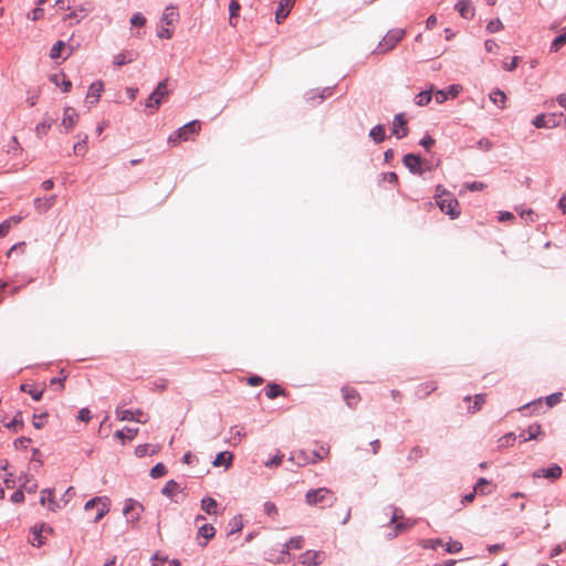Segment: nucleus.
<instances>
[{"label": "nucleus", "mask_w": 566, "mask_h": 566, "mask_svg": "<svg viewBox=\"0 0 566 566\" xmlns=\"http://www.w3.org/2000/svg\"><path fill=\"white\" fill-rule=\"evenodd\" d=\"M169 94L167 88V80H163L158 83L155 91L148 96L146 107L157 109L161 104L164 97Z\"/></svg>", "instance_id": "0eeeda50"}, {"label": "nucleus", "mask_w": 566, "mask_h": 566, "mask_svg": "<svg viewBox=\"0 0 566 566\" xmlns=\"http://www.w3.org/2000/svg\"><path fill=\"white\" fill-rule=\"evenodd\" d=\"M178 18V13L172 6H169L165 9L164 14L161 17V22L166 25L172 24Z\"/></svg>", "instance_id": "c9c22d12"}, {"label": "nucleus", "mask_w": 566, "mask_h": 566, "mask_svg": "<svg viewBox=\"0 0 566 566\" xmlns=\"http://www.w3.org/2000/svg\"><path fill=\"white\" fill-rule=\"evenodd\" d=\"M503 29V23L500 19H493L486 24V31L489 33H495Z\"/></svg>", "instance_id": "5fc2aeb1"}, {"label": "nucleus", "mask_w": 566, "mask_h": 566, "mask_svg": "<svg viewBox=\"0 0 566 566\" xmlns=\"http://www.w3.org/2000/svg\"><path fill=\"white\" fill-rule=\"evenodd\" d=\"M177 489H179L178 483L175 480H169L161 489V494L177 503L178 501L174 499V493Z\"/></svg>", "instance_id": "e433bc0d"}, {"label": "nucleus", "mask_w": 566, "mask_h": 566, "mask_svg": "<svg viewBox=\"0 0 566 566\" xmlns=\"http://www.w3.org/2000/svg\"><path fill=\"white\" fill-rule=\"evenodd\" d=\"M542 432V427L539 423H533L531 426H528L527 429H524L520 432L518 434V439H520V442H526V441H530V440H533V439H536Z\"/></svg>", "instance_id": "ddd939ff"}, {"label": "nucleus", "mask_w": 566, "mask_h": 566, "mask_svg": "<svg viewBox=\"0 0 566 566\" xmlns=\"http://www.w3.org/2000/svg\"><path fill=\"white\" fill-rule=\"evenodd\" d=\"M265 396L269 399H275L279 396H282L285 394V390L277 384H268L264 388Z\"/></svg>", "instance_id": "bb28decb"}, {"label": "nucleus", "mask_w": 566, "mask_h": 566, "mask_svg": "<svg viewBox=\"0 0 566 566\" xmlns=\"http://www.w3.org/2000/svg\"><path fill=\"white\" fill-rule=\"evenodd\" d=\"M516 434L514 432H509L506 434H504L503 437H501L499 439V448H506L509 446H512L513 442L516 440Z\"/></svg>", "instance_id": "49530a36"}, {"label": "nucleus", "mask_w": 566, "mask_h": 566, "mask_svg": "<svg viewBox=\"0 0 566 566\" xmlns=\"http://www.w3.org/2000/svg\"><path fill=\"white\" fill-rule=\"evenodd\" d=\"M20 389L22 391L28 392L31 396V398L35 401H39L43 395V390H40L38 388L28 389V385H21Z\"/></svg>", "instance_id": "8fccbe9b"}, {"label": "nucleus", "mask_w": 566, "mask_h": 566, "mask_svg": "<svg viewBox=\"0 0 566 566\" xmlns=\"http://www.w3.org/2000/svg\"><path fill=\"white\" fill-rule=\"evenodd\" d=\"M455 10L464 19H471L474 15V8L470 0H459L455 4Z\"/></svg>", "instance_id": "412c9836"}, {"label": "nucleus", "mask_w": 566, "mask_h": 566, "mask_svg": "<svg viewBox=\"0 0 566 566\" xmlns=\"http://www.w3.org/2000/svg\"><path fill=\"white\" fill-rule=\"evenodd\" d=\"M302 546H303V537L295 536V537H292L287 543L284 544L281 553L289 554L290 549H301Z\"/></svg>", "instance_id": "473e14b6"}, {"label": "nucleus", "mask_w": 566, "mask_h": 566, "mask_svg": "<svg viewBox=\"0 0 566 566\" xmlns=\"http://www.w3.org/2000/svg\"><path fill=\"white\" fill-rule=\"evenodd\" d=\"M295 0H280L279 7L275 11V20L277 23H281L290 13V10L293 8Z\"/></svg>", "instance_id": "4468645a"}, {"label": "nucleus", "mask_w": 566, "mask_h": 566, "mask_svg": "<svg viewBox=\"0 0 566 566\" xmlns=\"http://www.w3.org/2000/svg\"><path fill=\"white\" fill-rule=\"evenodd\" d=\"M65 48V43L61 40L56 41L51 50H50V57L55 60L61 56V51Z\"/></svg>", "instance_id": "de8ad7c7"}, {"label": "nucleus", "mask_w": 566, "mask_h": 566, "mask_svg": "<svg viewBox=\"0 0 566 566\" xmlns=\"http://www.w3.org/2000/svg\"><path fill=\"white\" fill-rule=\"evenodd\" d=\"M31 442L30 438L20 437L13 441V446L15 449H27L28 444Z\"/></svg>", "instance_id": "e2e57ef3"}, {"label": "nucleus", "mask_w": 566, "mask_h": 566, "mask_svg": "<svg viewBox=\"0 0 566 566\" xmlns=\"http://www.w3.org/2000/svg\"><path fill=\"white\" fill-rule=\"evenodd\" d=\"M103 88H104V85H103L102 81H96V82L92 83L88 88L87 96H86L87 102L92 105L97 103L101 97V94L103 92Z\"/></svg>", "instance_id": "a211bd4d"}, {"label": "nucleus", "mask_w": 566, "mask_h": 566, "mask_svg": "<svg viewBox=\"0 0 566 566\" xmlns=\"http://www.w3.org/2000/svg\"><path fill=\"white\" fill-rule=\"evenodd\" d=\"M166 472H167L166 467L161 462H159L150 469L149 475L153 479H158V478L165 475Z\"/></svg>", "instance_id": "09e8293b"}, {"label": "nucleus", "mask_w": 566, "mask_h": 566, "mask_svg": "<svg viewBox=\"0 0 566 566\" xmlns=\"http://www.w3.org/2000/svg\"><path fill=\"white\" fill-rule=\"evenodd\" d=\"M484 403H485V395L484 394H478V395L474 396L473 405H470L468 407V411L474 413L478 410H480L482 405H484Z\"/></svg>", "instance_id": "37998d69"}, {"label": "nucleus", "mask_w": 566, "mask_h": 566, "mask_svg": "<svg viewBox=\"0 0 566 566\" xmlns=\"http://www.w3.org/2000/svg\"><path fill=\"white\" fill-rule=\"evenodd\" d=\"M392 135L401 139L408 135L407 119L402 113L396 114L392 119Z\"/></svg>", "instance_id": "9d476101"}, {"label": "nucleus", "mask_w": 566, "mask_h": 566, "mask_svg": "<svg viewBox=\"0 0 566 566\" xmlns=\"http://www.w3.org/2000/svg\"><path fill=\"white\" fill-rule=\"evenodd\" d=\"M284 455L277 452L273 458L268 460L264 464L268 468L277 467L282 463Z\"/></svg>", "instance_id": "052dcab7"}, {"label": "nucleus", "mask_w": 566, "mask_h": 566, "mask_svg": "<svg viewBox=\"0 0 566 566\" xmlns=\"http://www.w3.org/2000/svg\"><path fill=\"white\" fill-rule=\"evenodd\" d=\"M491 102L499 106L501 109L505 108L506 96L500 88L493 90L489 95Z\"/></svg>", "instance_id": "cd10ccee"}, {"label": "nucleus", "mask_w": 566, "mask_h": 566, "mask_svg": "<svg viewBox=\"0 0 566 566\" xmlns=\"http://www.w3.org/2000/svg\"><path fill=\"white\" fill-rule=\"evenodd\" d=\"M563 113L539 114L534 117L532 124L536 128H555L562 125Z\"/></svg>", "instance_id": "423d86ee"}, {"label": "nucleus", "mask_w": 566, "mask_h": 566, "mask_svg": "<svg viewBox=\"0 0 566 566\" xmlns=\"http://www.w3.org/2000/svg\"><path fill=\"white\" fill-rule=\"evenodd\" d=\"M328 454V449L322 448L319 451H311V461L312 463H316L323 460Z\"/></svg>", "instance_id": "864d4df0"}, {"label": "nucleus", "mask_w": 566, "mask_h": 566, "mask_svg": "<svg viewBox=\"0 0 566 566\" xmlns=\"http://www.w3.org/2000/svg\"><path fill=\"white\" fill-rule=\"evenodd\" d=\"M46 531L49 533H52L53 530L50 526H46L45 524L35 525L32 527V539L31 544L34 547H40L43 545V538H42V532Z\"/></svg>", "instance_id": "2eb2a0df"}, {"label": "nucleus", "mask_w": 566, "mask_h": 566, "mask_svg": "<svg viewBox=\"0 0 566 566\" xmlns=\"http://www.w3.org/2000/svg\"><path fill=\"white\" fill-rule=\"evenodd\" d=\"M406 31L403 29H391L378 43L377 52L386 53L392 50L405 36Z\"/></svg>", "instance_id": "20e7f679"}, {"label": "nucleus", "mask_w": 566, "mask_h": 566, "mask_svg": "<svg viewBox=\"0 0 566 566\" xmlns=\"http://www.w3.org/2000/svg\"><path fill=\"white\" fill-rule=\"evenodd\" d=\"M385 511H390L392 513L389 524L394 525V527L397 530L399 534L405 533L406 531L412 528L416 525V521L410 518H406L403 521L398 522L399 518H403V515L401 511L392 504L385 507Z\"/></svg>", "instance_id": "39448f33"}, {"label": "nucleus", "mask_w": 566, "mask_h": 566, "mask_svg": "<svg viewBox=\"0 0 566 566\" xmlns=\"http://www.w3.org/2000/svg\"><path fill=\"white\" fill-rule=\"evenodd\" d=\"M116 417L120 421H136L139 423H146L147 418L145 417V413L142 409H136L135 411L129 409H123V407L119 405L117 406L115 410Z\"/></svg>", "instance_id": "6e6552de"}, {"label": "nucleus", "mask_w": 566, "mask_h": 566, "mask_svg": "<svg viewBox=\"0 0 566 566\" xmlns=\"http://www.w3.org/2000/svg\"><path fill=\"white\" fill-rule=\"evenodd\" d=\"M369 137L376 143L380 144L386 139L385 127L381 124L374 126L369 130Z\"/></svg>", "instance_id": "c85d7f7f"}, {"label": "nucleus", "mask_w": 566, "mask_h": 566, "mask_svg": "<svg viewBox=\"0 0 566 566\" xmlns=\"http://www.w3.org/2000/svg\"><path fill=\"white\" fill-rule=\"evenodd\" d=\"M423 455V450L421 447L419 446H416V447H412L411 450L409 451V454L407 457V460L408 461H418L421 457Z\"/></svg>", "instance_id": "3c124183"}, {"label": "nucleus", "mask_w": 566, "mask_h": 566, "mask_svg": "<svg viewBox=\"0 0 566 566\" xmlns=\"http://www.w3.org/2000/svg\"><path fill=\"white\" fill-rule=\"evenodd\" d=\"M138 433V428H128L126 427L124 430H117L114 433L116 439H119L124 444L126 441L133 440L135 436Z\"/></svg>", "instance_id": "b1692460"}, {"label": "nucleus", "mask_w": 566, "mask_h": 566, "mask_svg": "<svg viewBox=\"0 0 566 566\" xmlns=\"http://www.w3.org/2000/svg\"><path fill=\"white\" fill-rule=\"evenodd\" d=\"M403 165L408 168V170L418 176H422L424 174V168L422 167L423 160L420 156L413 154H407L402 158Z\"/></svg>", "instance_id": "1a4fd4ad"}, {"label": "nucleus", "mask_w": 566, "mask_h": 566, "mask_svg": "<svg viewBox=\"0 0 566 566\" xmlns=\"http://www.w3.org/2000/svg\"><path fill=\"white\" fill-rule=\"evenodd\" d=\"M305 500L310 505L322 504L332 506L336 497L329 489L319 488L316 490H308L305 494Z\"/></svg>", "instance_id": "f03ea898"}, {"label": "nucleus", "mask_w": 566, "mask_h": 566, "mask_svg": "<svg viewBox=\"0 0 566 566\" xmlns=\"http://www.w3.org/2000/svg\"><path fill=\"white\" fill-rule=\"evenodd\" d=\"M441 545H442V539H440V538L422 541V547L426 549H437L438 546H441Z\"/></svg>", "instance_id": "4d7b16f0"}, {"label": "nucleus", "mask_w": 566, "mask_h": 566, "mask_svg": "<svg viewBox=\"0 0 566 566\" xmlns=\"http://www.w3.org/2000/svg\"><path fill=\"white\" fill-rule=\"evenodd\" d=\"M138 509L139 511H144V506L137 502L136 500L134 499H127L125 501V504H124V509H123V514L127 516V518L129 517V515L136 510Z\"/></svg>", "instance_id": "f704fd0d"}, {"label": "nucleus", "mask_w": 566, "mask_h": 566, "mask_svg": "<svg viewBox=\"0 0 566 566\" xmlns=\"http://www.w3.org/2000/svg\"><path fill=\"white\" fill-rule=\"evenodd\" d=\"M135 60V54L133 53H128V55L126 53H119L117 55L114 56V64L116 66H123L127 63H130Z\"/></svg>", "instance_id": "79ce46f5"}, {"label": "nucleus", "mask_w": 566, "mask_h": 566, "mask_svg": "<svg viewBox=\"0 0 566 566\" xmlns=\"http://www.w3.org/2000/svg\"><path fill=\"white\" fill-rule=\"evenodd\" d=\"M433 85H431L430 90L422 91L418 93L415 97V103L418 106H426L432 99Z\"/></svg>", "instance_id": "c756f323"}, {"label": "nucleus", "mask_w": 566, "mask_h": 566, "mask_svg": "<svg viewBox=\"0 0 566 566\" xmlns=\"http://www.w3.org/2000/svg\"><path fill=\"white\" fill-rule=\"evenodd\" d=\"M10 500H11L13 503H22V502L24 501V493H23L22 489H18V490H15V491L11 494Z\"/></svg>", "instance_id": "774afa93"}, {"label": "nucleus", "mask_w": 566, "mask_h": 566, "mask_svg": "<svg viewBox=\"0 0 566 566\" xmlns=\"http://www.w3.org/2000/svg\"><path fill=\"white\" fill-rule=\"evenodd\" d=\"M562 400V392H554L545 398L546 405L548 407H554L559 403Z\"/></svg>", "instance_id": "13d9d810"}, {"label": "nucleus", "mask_w": 566, "mask_h": 566, "mask_svg": "<svg viewBox=\"0 0 566 566\" xmlns=\"http://www.w3.org/2000/svg\"><path fill=\"white\" fill-rule=\"evenodd\" d=\"M263 509H264V513L268 515V516H275L277 515V507L276 505L273 503V502H265L263 504Z\"/></svg>", "instance_id": "bf43d9fd"}, {"label": "nucleus", "mask_w": 566, "mask_h": 566, "mask_svg": "<svg viewBox=\"0 0 566 566\" xmlns=\"http://www.w3.org/2000/svg\"><path fill=\"white\" fill-rule=\"evenodd\" d=\"M200 129V122L199 120H191L177 130H175L172 134L168 137V143L172 145H177L181 140H188L192 135L198 134Z\"/></svg>", "instance_id": "7ed1b4c3"}, {"label": "nucleus", "mask_w": 566, "mask_h": 566, "mask_svg": "<svg viewBox=\"0 0 566 566\" xmlns=\"http://www.w3.org/2000/svg\"><path fill=\"white\" fill-rule=\"evenodd\" d=\"M87 135H85L83 137L82 140L77 142L74 146H73V151L75 155L77 156H84L87 151Z\"/></svg>", "instance_id": "c03bdc74"}, {"label": "nucleus", "mask_w": 566, "mask_h": 566, "mask_svg": "<svg viewBox=\"0 0 566 566\" xmlns=\"http://www.w3.org/2000/svg\"><path fill=\"white\" fill-rule=\"evenodd\" d=\"M217 501L212 497H203L201 500V509L207 513V514H216V509H217Z\"/></svg>", "instance_id": "58836bf2"}, {"label": "nucleus", "mask_w": 566, "mask_h": 566, "mask_svg": "<svg viewBox=\"0 0 566 566\" xmlns=\"http://www.w3.org/2000/svg\"><path fill=\"white\" fill-rule=\"evenodd\" d=\"M216 534V530L211 524H203L199 527L197 537L203 538V542H199V546L206 547L209 539L213 538Z\"/></svg>", "instance_id": "dca6fc26"}, {"label": "nucleus", "mask_w": 566, "mask_h": 566, "mask_svg": "<svg viewBox=\"0 0 566 566\" xmlns=\"http://www.w3.org/2000/svg\"><path fill=\"white\" fill-rule=\"evenodd\" d=\"M45 494H49V510L56 512L59 509H61V504L53 499L52 489H44L41 491L40 503L42 505L45 504Z\"/></svg>", "instance_id": "393cba45"}, {"label": "nucleus", "mask_w": 566, "mask_h": 566, "mask_svg": "<svg viewBox=\"0 0 566 566\" xmlns=\"http://www.w3.org/2000/svg\"><path fill=\"white\" fill-rule=\"evenodd\" d=\"M55 122L54 118L44 119L43 122L39 123L35 126V132L38 136L46 135L48 132L51 129L53 123Z\"/></svg>", "instance_id": "a19ab883"}, {"label": "nucleus", "mask_w": 566, "mask_h": 566, "mask_svg": "<svg viewBox=\"0 0 566 566\" xmlns=\"http://www.w3.org/2000/svg\"><path fill=\"white\" fill-rule=\"evenodd\" d=\"M563 470L558 464H552L548 468L536 470L532 473L533 478H545L549 480H557L562 476Z\"/></svg>", "instance_id": "9b49d317"}, {"label": "nucleus", "mask_w": 566, "mask_h": 566, "mask_svg": "<svg viewBox=\"0 0 566 566\" xmlns=\"http://www.w3.org/2000/svg\"><path fill=\"white\" fill-rule=\"evenodd\" d=\"M77 118H78V114L75 112V109L73 107H70V106L65 107L64 116L62 118V125L69 132L76 125Z\"/></svg>", "instance_id": "f3484780"}, {"label": "nucleus", "mask_w": 566, "mask_h": 566, "mask_svg": "<svg viewBox=\"0 0 566 566\" xmlns=\"http://www.w3.org/2000/svg\"><path fill=\"white\" fill-rule=\"evenodd\" d=\"M8 429L10 430H13L14 432L18 431L19 428H22L23 427V418H22V412L21 411H18L12 420L8 423L4 424Z\"/></svg>", "instance_id": "ea45409f"}, {"label": "nucleus", "mask_w": 566, "mask_h": 566, "mask_svg": "<svg viewBox=\"0 0 566 566\" xmlns=\"http://www.w3.org/2000/svg\"><path fill=\"white\" fill-rule=\"evenodd\" d=\"M233 454L231 452L224 451L219 452L213 461L214 467L224 465L228 468L232 463Z\"/></svg>", "instance_id": "7c9ffc66"}, {"label": "nucleus", "mask_w": 566, "mask_h": 566, "mask_svg": "<svg viewBox=\"0 0 566 566\" xmlns=\"http://www.w3.org/2000/svg\"><path fill=\"white\" fill-rule=\"evenodd\" d=\"M130 23L134 27H143L146 23V19L142 13L137 12L130 18Z\"/></svg>", "instance_id": "680f3d73"}, {"label": "nucleus", "mask_w": 566, "mask_h": 566, "mask_svg": "<svg viewBox=\"0 0 566 566\" xmlns=\"http://www.w3.org/2000/svg\"><path fill=\"white\" fill-rule=\"evenodd\" d=\"M50 81L56 86H60L63 92H69L72 87V82L66 78L65 74H52Z\"/></svg>", "instance_id": "5701e85b"}, {"label": "nucleus", "mask_w": 566, "mask_h": 566, "mask_svg": "<svg viewBox=\"0 0 566 566\" xmlns=\"http://www.w3.org/2000/svg\"><path fill=\"white\" fill-rule=\"evenodd\" d=\"M230 530L228 532V535H232L234 533H238L242 530L243 527V524H242V521H241V516H235L233 517V520L230 522Z\"/></svg>", "instance_id": "603ef678"}, {"label": "nucleus", "mask_w": 566, "mask_h": 566, "mask_svg": "<svg viewBox=\"0 0 566 566\" xmlns=\"http://www.w3.org/2000/svg\"><path fill=\"white\" fill-rule=\"evenodd\" d=\"M55 201H56V196L55 195H52V196L46 197L44 199L36 198L34 200V208H35V210L39 213H45L46 211H49L54 206Z\"/></svg>", "instance_id": "6ab92c4d"}, {"label": "nucleus", "mask_w": 566, "mask_h": 566, "mask_svg": "<svg viewBox=\"0 0 566 566\" xmlns=\"http://www.w3.org/2000/svg\"><path fill=\"white\" fill-rule=\"evenodd\" d=\"M437 389V385L434 381H427L423 384H420L416 389V396L419 399H424L427 396H429L431 392H433Z\"/></svg>", "instance_id": "4be33fe9"}, {"label": "nucleus", "mask_w": 566, "mask_h": 566, "mask_svg": "<svg viewBox=\"0 0 566 566\" xmlns=\"http://www.w3.org/2000/svg\"><path fill=\"white\" fill-rule=\"evenodd\" d=\"M231 437L228 442L231 446H237L240 443L241 439L245 436V431L242 427L234 426L230 429Z\"/></svg>", "instance_id": "2f4dec72"}, {"label": "nucleus", "mask_w": 566, "mask_h": 566, "mask_svg": "<svg viewBox=\"0 0 566 566\" xmlns=\"http://www.w3.org/2000/svg\"><path fill=\"white\" fill-rule=\"evenodd\" d=\"M74 495H75L74 488H73V486H69V488L65 490V492H64V494L62 495V497H61V500H60V501L63 503V505H66V504L71 501V499H72Z\"/></svg>", "instance_id": "0e129e2a"}, {"label": "nucleus", "mask_w": 566, "mask_h": 566, "mask_svg": "<svg viewBox=\"0 0 566 566\" xmlns=\"http://www.w3.org/2000/svg\"><path fill=\"white\" fill-rule=\"evenodd\" d=\"M240 3L235 0H232L229 4V13H230V17H229V23L231 25H235V23L233 22V20L239 15V11H240Z\"/></svg>", "instance_id": "a18cd8bd"}, {"label": "nucleus", "mask_w": 566, "mask_h": 566, "mask_svg": "<svg viewBox=\"0 0 566 566\" xmlns=\"http://www.w3.org/2000/svg\"><path fill=\"white\" fill-rule=\"evenodd\" d=\"M434 143H436V142H434V139H433L430 135H428V134H427V135H424V136L420 139V142H419V144H420L423 148H426L427 150H429V149H430V147L434 145Z\"/></svg>", "instance_id": "338daca9"}, {"label": "nucleus", "mask_w": 566, "mask_h": 566, "mask_svg": "<svg viewBox=\"0 0 566 566\" xmlns=\"http://www.w3.org/2000/svg\"><path fill=\"white\" fill-rule=\"evenodd\" d=\"M566 44V28L563 29V32L557 35L551 43L549 51L553 53L558 52Z\"/></svg>", "instance_id": "72a5a7b5"}, {"label": "nucleus", "mask_w": 566, "mask_h": 566, "mask_svg": "<svg viewBox=\"0 0 566 566\" xmlns=\"http://www.w3.org/2000/svg\"><path fill=\"white\" fill-rule=\"evenodd\" d=\"M462 543H460L459 541L450 539L447 543L446 551L450 554H455L459 553L462 549Z\"/></svg>", "instance_id": "6e6d98bb"}, {"label": "nucleus", "mask_w": 566, "mask_h": 566, "mask_svg": "<svg viewBox=\"0 0 566 566\" xmlns=\"http://www.w3.org/2000/svg\"><path fill=\"white\" fill-rule=\"evenodd\" d=\"M436 203L451 219H457L461 213L457 198L451 192L441 189V186L437 187Z\"/></svg>", "instance_id": "f257e3e1"}, {"label": "nucleus", "mask_w": 566, "mask_h": 566, "mask_svg": "<svg viewBox=\"0 0 566 566\" xmlns=\"http://www.w3.org/2000/svg\"><path fill=\"white\" fill-rule=\"evenodd\" d=\"M518 61H520L518 56H513L511 62H504L502 66L505 71L512 72L516 69Z\"/></svg>", "instance_id": "69168bd1"}, {"label": "nucleus", "mask_w": 566, "mask_h": 566, "mask_svg": "<svg viewBox=\"0 0 566 566\" xmlns=\"http://www.w3.org/2000/svg\"><path fill=\"white\" fill-rule=\"evenodd\" d=\"M324 553L317 551H307L300 556V562L304 566L318 565L323 562Z\"/></svg>", "instance_id": "f8f14e48"}, {"label": "nucleus", "mask_w": 566, "mask_h": 566, "mask_svg": "<svg viewBox=\"0 0 566 566\" xmlns=\"http://www.w3.org/2000/svg\"><path fill=\"white\" fill-rule=\"evenodd\" d=\"M290 460L296 462L297 465H306L312 463L310 452L304 450L293 452L290 457Z\"/></svg>", "instance_id": "a878e982"}, {"label": "nucleus", "mask_w": 566, "mask_h": 566, "mask_svg": "<svg viewBox=\"0 0 566 566\" xmlns=\"http://www.w3.org/2000/svg\"><path fill=\"white\" fill-rule=\"evenodd\" d=\"M342 394L346 405L349 408H355L358 401L360 400L358 391L354 388L343 387Z\"/></svg>", "instance_id": "aec40b11"}, {"label": "nucleus", "mask_w": 566, "mask_h": 566, "mask_svg": "<svg viewBox=\"0 0 566 566\" xmlns=\"http://www.w3.org/2000/svg\"><path fill=\"white\" fill-rule=\"evenodd\" d=\"M109 512V500L107 496H104V500L98 504L97 513L93 520L94 523H97Z\"/></svg>", "instance_id": "4c0bfd02"}]
</instances>
